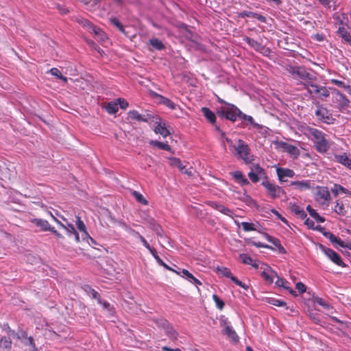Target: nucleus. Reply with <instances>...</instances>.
Returning <instances> with one entry per match:
<instances>
[{"label":"nucleus","mask_w":351,"mask_h":351,"mask_svg":"<svg viewBox=\"0 0 351 351\" xmlns=\"http://www.w3.org/2000/svg\"><path fill=\"white\" fill-rule=\"evenodd\" d=\"M151 114H140L137 110H132L128 112L127 120L130 122H148L150 119H153Z\"/></svg>","instance_id":"9"},{"label":"nucleus","mask_w":351,"mask_h":351,"mask_svg":"<svg viewBox=\"0 0 351 351\" xmlns=\"http://www.w3.org/2000/svg\"><path fill=\"white\" fill-rule=\"evenodd\" d=\"M162 350L163 351H181V350L179 349V348L172 349V348H169L167 346L162 347Z\"/></svg>","instance_id":"64"},{"label":"nucleus","mask_w":351,"mask_h":351,"mask_svg":"<svg viewBox=\"0 0 351 351\" xmlns=\"http://www.w3.org/2000/svg\"><path fill=\"white\" fill-rule=\"evenodd\" d=\"M337 95L339 97V105L341 106V107H342V108L348 107L349 106V103H350L349 100L346 97V96L343 94H342L339 92L337 93Z\"/></svg>","instance_id":"40"},{"label":"nucleus","mask_w":351,"mask_h":351,"mask_svg":"<svg viewBox=\"0 0 351 351\" xmlns=\"http://www.w3.org/2000/svg\"><path fill=\"white\" fill-rule=\"evenodd\" d=\"M132 195L135 197V199H136L137 202L141 203L143 205L148 204V202L144 198L143 195L141 194L139 192L134 191L132 192Z\"/></svg>","instance_id":"42"},{"label":"nucleus","mask_w":351,"mask_h":351,"mask_svg":"<svg viewBox=\"0 0 351 351\" xmlns=\"http://www.w3.org/2000/svg\"><path fill=\"white\" fill-rule=\"evenodd\" d=\"M259 269L261 270V276L264 280L268 284H271L274 282V278L277 276V273L269 266L262 263L260 265Z\"/></svg>","instance_id":"11"},{"label":"nucleus","mask_w":351,"mask_h":351,"mask_svg":"<svg viewBox=\"0 0 351 351\" xmlns=\"http://www.w3.org/2000/svg\"><path fill=\"white\" fill-rule=\"evenodd\" d=\"M334 210L336 213H337L339 215L343 216L346 215L344 206L343 203L340 202L339 201H337Z\"/></svg>","instance_id":"39"},{"label":"nucleus","mask_w":351,"mask_h":351,"mask_svg":"<svg viewBox=\"0 0 351 351\" xmlns=\"http://www.w3.org/2000/svg\"><path fill=\"white\" fill-rule=\"evenodd\" d=\"M276 173L280 182H286V178H293L295 172L290 169L278 167L276 169Z\"/></svg>","instance_id":"16"},{"label":"nucleus","mask_w":351,"mask_h":351,"mask_svg":"<svg viewBox=\"0 0 351 351\" xmlns=\"http://www.w3.org/2000/svg\"><path fill=\"white\" fill-rule=\"evenodd\" d=\"M224 332L233 341L237 342L239 341V337L232 326H226V328L224 329Z\"/></svg>","instance_id":"29"},{"label":"nucleus","mask_w":351,"mask_h":351,"mask_svg":"<svg viewBox=\"0 0 351 351\" xmlns=\"http://www.w3.org/2000/svg\"><path fill=\"white\" fill-rule=\"evenodd\" d=\"M324 236L330 240V241L332 243H337L338 245L342 247H346L351 250V244L350 243H345L341 239L334 235L332 233L330 232H327L324 233Z\"/></svg>","instance_id":"17"},{"label":"nucleus","mask_w":351,"mask_h":351,"mask_svg":"<svg viewBox=\"0 0 351 351\" xmlns=\"http://www.w3.org/2000/svg\"><path fill=\"white\" fill-rule=\"evenodd\" d=\"M116 101L118 103V106H119L122 109L125 110L129 106L128 102L124 99L118 98Z\"/></svg>","instance_id":"53"},{"label":"nucleus","mask_w":351,"mask_h":351,"mask_svg":"<svg viewBox=\"0 0 351 351\" xmlns=\"http://www.w3.org/2000/svg\"><path fill=\"white\" fill-rule=\"evenodd\" d=\"M313 301L314 303L319 304L322 306L325 310L329 311L332 308L330 304L326 300L318 296H313Z\"/></svg>","instance_id":"26"},{"label":"nucleus","mask_w":351,"mask_h":351,"mask_svg":"<svg viewBox=\"0 0 351 351\" xmlns=\"http://www.w3.org/2000/svg\"><path fill=\"white\" fill-rule=\"evenodd\" d=\"M287 152L293 156L294 158H298L300 155V149L292 145H289L286 147Z\"/></svg>","instance_id":"37"},{"label":"nucleus","mask_w":351,"mask_h":351,"mask_svg":"<svg viewBox=\"0 0 351 351\" xmlns=\"http://www.w3.org/2000/svg\"><path fill=\"white\" fill-rule=\"evenodd\" d=\"M77 227L78 230L83 232V237L84 236V238H89L91 241H93V239L89 236L88 233L86 232V226L84 223L81 220L80 217L77 216Z\"/></svg>","instance_id":"28"},{"label":"nucleus","mask_w":351,"mask_h":351,"mask_svg":"<svg viewBox=\"0 0 351 351\" xmlns=\"http://www.w3.org/2000/svg\"><path fill=\"white\" fill-rule=\"evenodd\" d=\"M241 224L243 227V230L245 232L254 231L256 230L255 225L252 223L242 222L241 223Z\"/></svg>","instance_id":"46"},{"label":"nucleus","mask_w":351,"mask_h":351,"mask_svg":"<svg viewBox=\"0 0 351 351\" xmlns=\"http://www.w3.org/2000/svg\"><path fill=\"white\" fill-rule=\"evenodd\" d=\"M92 29L96 35L101 36V39L102 40H104L106 38V36L99 28H97L95 27H92Z\"/></svg>","instance_id":"55"},{"label":"nucleus","mask_w":351,"mask_h":351,"mask_svg":"<svg viewBox=\"0 0 351 351\" xmlns=\"http://www.w3.org/2000/svg\"><path fill=\"white\" fill-rule=\"evenodd\" d=\"M241 119L247 121L250 125L253 126V128L256 129H261L263 128V125L256 123L254 120V118L252 116L247 115L242 112V114L240 117Z\"/></svg>","instance_id":"30"},{"label":"nucleus","mask_w":351,"mask_h":351,"mask_svg":"<svg viewBox=\"0 0 351 351\" xmlns=\"http://www.w3.org/2000/svg\"><path fill=\"white\" fill-rule=\"evenodd\" d=\"M234 154L239 159L243 160L245 163L250 164L253 160V155L251 154V149L249 145L242 139H238L237 145H233Z\"/></svg>","instance_id":"3"},{"label":"nucleus","mask_w":351,"mask_h":351,"mask_svg":"<svg viewBox=\"0 0 351 351\" xmlns=\"http://www.w3.org/2000/svg\"><path fill=\"white\" fill-rule=\"evenodd\" d=\"M98 303L101 304L104 309H106L110 314L112 315L114 313V310L111 307L110 303L106 301H103L101 298H98Z\"/></svg>","instance_id":"44"},{"label":"nucleus","mask_w":351,"mask_h":351,"mask_svg":"<svg viewBox=\"0 0 351 351\" xmlns=\"http://www.w3.org/2000/svg\"><path fill=\"white\" fill-rule=\"evenodd\" d=\"M154 131L156 134H159L164 138H166L171 134V130L165 121H160L156 122V126Z\"/></svg>","instance_id":"15"},{"label":"nucleus","mask_w":351,"mask_h":351,"mask_svg":"<svg viewBox=\"0 0 351 351\" xmlns=\"http://www.w3.org/2000/svg\"><path fill=\"white\" fill-rule=\"evenodd\" d=\"M50 232L54 234L57 238L62 239H64V237L60 233H59L56 230H55L53 227L52 228Z\"/></svg>","instance_id":"63"},{"label":"nucleus","mask_w":351,"mask_h":351,"mask_svg":"<svg viewBox=\"0 0 351 351\" xmlns=\"http://www.w3.org/2000/svg\"><path fill=\"white\" fill-rule=\"evenodd\" d=\"M85 290L90 293L93 298L97 299V300L98 298H100L99 293L95 290L91 289L89 286H86Z\"/></svg>","instance_id":"51"},{"label":"nucleus","mask_w":351,"mask_h":351,"mask_svg":"<svg viewBox=\"0 0 351 351\" xmlns=\"http://www.w3.org/2000/svg\"><path fill=\"white\" fill-rule=\"evenodd\" d=\"M209 205L214 209L217 210V211L220 212V210L221 208L222 204L217 202H210L209 203Z\"/></svg>","instance_id":"60"},{"label":"nucleus","mask_w":351,"mask_h":351,"mask_svg":"<svg viewBox=\"0 0 351 351\" xmlns=\"http://www.w3.org/2000/svg\"><path fill=\"white\" fill-rule=\"evenodd\" d=\"M320 248L325 255L335 264L342 267H346L339 254L330 248H328L321 245Z\"/></svg>","instance_id":"10"},{"label":"nucleus","mask_w":351,"mask_h":351,"mask_svg":"<svg viewBox=\"0 0 351 351\" xmlns=\"http://www.w3.org/2000/svg\"><path fill=\"white\" fill-rule=\"evenodd\" d=\"M12 341L10 337H2L0 339V347L3 349H8L11 348Z\"/></svg>","instance_id":"36"},{"label":"nucleus","mask_w":351,"mask_h":351,"mask_svg":"<svg viewBox=\"0 0 351 351\" xmlns=\"http://www.w3.org/2000/svg\"><path fill=\"white\" fill-rule=\"evenodd\" d=\"M106 110L109 114H115L119 110L118 103L116 100L110 101L106 106Z\"/></svg>","instance_id":"32"},{"label":"nucleus","mask_w":351,"mask_h":351,"mask_svg":"<svg viewBox=\"0 0 351 351\" xmlns=\"http://www.w3.org/2000/svg\"><path fill=\"white\" fill-rule=\"evenodd\" d=\"M330 194L327 187L318 186L315 193V200L322 206H328L330 201Z\"/></svg>","instance_id":"7"},{"label":"nucleus","mask_w":351,"mask_h":351,"mask_svg":"<svg viewBox=\"0 0 351 351\" xmlns=\"http://www.w3.org/2000/svg\"><path fill=\"white\" fill-rule=\"evenodd\" d=\"M261 184L266 189L267 195L272 199L279 197L280 194L284 193L283 189L280 186L270 182L267 178L263 180Z\"/></svg>","instance_id":"6"},{"label":"nucleus","mask_w":351,"mask_h":351,"mask_svg":"<svg viewBox=\"0 0 351 351\" xmlns=\"http://www.w3.org/2000/svg\"><path fill=\"white\" fill-rule=\"evenodd\" d=\"M292 210L298 215H300L301 217H303L304 215L306 217V215L305 214L304 211L300 208V206L297 205H294L292 206Z\"/></svg>","instance_id":"54"},{"label":"nucleus","mask_w":351,"mask_h":351,"mask_svg":"<svg viewBox=\"0 0 351 351\" xmlns=\"http://www.w3.org/2000/svg\"><path fill=\"white\" fill-rule=\"evenodd\" d=\"M171 165L175 167H178L180 169L182 170L184 169V166L182 165L181 160L177 158H170Z\"/></svg>","instance_id":"49"},{"label":"nucleus","mask_w":351,"mask_h":351,"mask_svg":"<svg viewBox=\"0 0 351 351\" xmlns=\"http://www.w3.org/2000/svg\"><path fill=\"white\" fill-rule=\"evenodd\" d=\"M238 194L237 197L239 199L243 202L246 205L250 207L256 206V202L254 200L251 196L247 195L245 191L244 193L236 192Z\"/></svg>","instance_id":"19"},{"label":"nucleus","mask_w":351,"mask_h":351,"mask_svg":"<svg viewBox=\"0 0 351 351\" xmlns=\"http://www.w3.org/2000/svg\"><path fill=\"white\" fill-rule=\"evenodd\" d=\"M268 302L270 304H272L274 306H286L287 303L282 300L276 299V298H269L268 300Z\"/></svg>","instance_id":"45"},{"label":"nucleus","mask_w":351,"mask_h":351,"mask_svg":"<svg viewBox=\"0 0 351 351\" xmlns=\"http://www.w3.org/2000/svg\"><path fill=\"white\" fill-rule=\"evenodd\" d=\"M331 192L333 193L335 196H337L339 193L345 194L349 193V191L347 189L337 184H334L333 187L331 189Z\"/></svg>","instance_id":"34"},{"label":"nucleus","mask_w":351,"mask_h":351,"mask_svg":"<svg viewBox=\"0 0 351 351\" xmlns=\"http://www.w3.org/2000/svg\"><path fill=\"white\" fill-rule=\"evenodd\" d=\"M235 180L241 185L249 184V181L241 171H235L231 173Z\"/></svg>","instance_id":"21"},{"label":"nucleus","mask_w":351,"mask_h":351,"mask_svg":"<svg viewBox=\"0 0 351 351\" xmlns=\"http://www.w3.org/2000/svg\"><path fill=\"white\" fill-rule=\"evenodd\" d=\"M318 2L326 8H330L331 7V3L333 0H317Z\"/></svg>","instance_id":"59"},{"label":"nucleus","mask_w":351,"mask_h":351,"mask_svg":"<svg viewBox=\"0 0 351 351\" xmlns=\"http://www.w3.org/2000/svg\"><path fill=\"white\" fill-rule=\"evenodd\" d=\"M150 45L158 50H162L165 49L163 43L158 38H153L149 40Z\"/></svg>","instance_id":"38"},{"label":"nucleus","mask_w":351,"mask_h":351,"mask_svg":"<svg viewBox=\"0 0 351 351\" xmlns=\"http://www.w3.org/2000/svg\"><path fill=\"white\" fill-rule=\"evenodd\" d=\"M337 33L345 43L351 46V35L344 27H339Z\"/></svg>","instance_id":"23"},{"label":"nucleus","mask_w":351,"mask_h":351,"mask_svg":"<svg viewBox=\"0 0 351 351\" xmlns=\"http://www.w3.org/2000/svg\"><path fill=\"white\" fill-rule=\"evenodd\" d=\"M160 102L171 110L176 109V104L168 98L160 96Z\"/></svg>","instance_id":"41"},{"label":"nucleus","mask_w":351,"mask_h":351,"mask_svg":"<svg viewBox=\"0 0 351 351\" xmlns=\"http://www.w3.org/2000/svg\"><path fill=\"white\" fill-rule=\"evenodd\" d=\"M110 23L116 27L121 32L125 34L124 27L117 18H111Z\"/></svg>","instance_id":"43"},{"label":"nucleus","mask_w":351,"mask_h":351,"mask_svg":"<svg viewBox=\"0 0 351 351\" xmlns=\"http://www.w3.org/2000/svg\"><path fill=\"white\" fill-rule=\"evenodd\" d=\"M239 257L243 263L246 264V265H250L257 269H259V267H260V265L261 264V263L258 262V261L256 262V261H254L248 254H241Z\"/></svg>","instance_id":"20"},{"label":"nucleus","mask_w":351,"mask_h":351,"mask_svg":"<svg viewBox=\"0 0 351 351\" xmlns=\"http://www.w3.org/2000/svg\"><path fill=\"white\" fill-rule=\"evenodd\" d=\"M156 325L162 328L166 335L172 340H176L178 337L177 332L173 329L169 322L165 319H158L156 320Z\"/></svg>","instance_id":"8"},{"label":"nucleus","mask_w":351,"mask_h":351,"mask_svg":"<svg viewBox=\"0 0 351 351\" xmlns=\"http://www.w3.org/2000/svg\"><path fill=\"white\" fill-rule=\"evenodd\" d=\"M254 15H255V12L245 11V10L239 13V16L241 18L254 17Z\"/></svg>","instance_id":"58"},{"label":"nucleus","mask_w":351,"mask_h":351,"mask_svg":"<svg viewBox=\"0 0 351 351\" xmlns=\"http://www.w3.org/2000/svg\"><path fill=\"white\" fill-rule=\"evenodd\" d=\"M254 18H256V19H258L259 21H261L262 23H266V21H267L265 16H264L263 15H261L260 14H258L256 12H255V15H254Z\"/></svg>","instance_id":"62"},{"label":"nucleus","mask_w":351,"mask_h":351,"mask_svg":"<svg viewBox=\"0 0 351 351\" xmlns=\"http://www.w3.org/2000/svg\"><path fill=\"white\" fill-rule=\"evenodd\" d=\"M295 288L298 290L300 293H303L306 292V287L305 285L301 282H297L295 285Z\"/></svg>","instance_id":"57"},{"label":"nucleus","mask_w":351,"mask_h":351,"mask_svg":"<svg viewBox=\"0 0 351 351\" xmlns=\"http://www.w3.org/2000/svg\"><path fill=\"white\" fill-rule=\"evenodd\" d=\"M217 114L221 118L234 122L237 117L240 119L242 112L236 106L226 103L218 109Z\"/></svg>","instance_id":"4"},{"label":"nucleus","mask_w":351,"mask_h":351,"mask_svg":"<svg viewBox=\"0 0 351 351\" xmlns=\"http://www.w3.org/2000/svg\"><path fill=\"white\" fill-rule=\"evenodd\" d=\"M49 73L56 77L57 78L61 80L62 82H64V83H66L67 81H68V79L66 77L62 75L61 72L60 71V70L57 68H52L49 70Z\"/></svg>","instance_id":"35"},{"label":"nucleus","mask_w":351,"mask_h":351,"mask_svg":"<svg viewBox=\"0 0 351 351\" xmlns=\"http://www.w3.org/2000/svg\"><path fill=\"white\" fill-rule=\"evenodd\" d=\"M270 243L274 244L276 247H278L279 249L284 250V248L281 245L279 239L274 237L273 239H272V241H271Z\"/></svg>","instance_id":"61"},{"label":"nucleus","mask_w":351,"mask_h":351,"mask_svg":"<svg viewBox=\"0 0 351 351\" xmlns=\"http://www.w3.org/2000/svg\"><path fill=\"white\" fill-rule=\"evenodd\" d=\"M220 213L231 218H234V216L233 211L223 205L221 206Z\"/></svg>","instance_id":"50"},{"label":"nucleus","mask_w":351,"mask_h":351,"mask_svg":"<svg viewBox=\"0 0 351 351\" xmlns=\"http://www.w3.org/2000/svg\"><path fill=\"white\" fill-rule=\"evenodd\" d=\"M315 114L319 121L328 124L332 123L333 119L331 114L326 108L322 106L318 107Z\"/></svg>","instance_id":"13"},{"label":"nucleus","mask_w":351,"mask_h":351,"mask_svg":"<svg viewBox=\"0 0 351 351\" xmlns=\"http://www.w3.org/2000/svg\"><path fill=\"white\" fill-rule=\"evenodd\" d=\"M289 72L293 79L300 81L304 86L305 88L311 95H315L319 99L329 97V90L325 86L317 85L315 82L316 77L307 72L305 68L302 66H291Z\"/></svg>","instance_id":"1"},{"label":"nucleus","mask_w":351,"mask_h":351,"mask_svg":"<svg viewBox=\"0 0 351 351\" xmlns=\"http://www.w3.org/2000/svg\"><path fill=\"white\" fill-rule=\"evenodd\" d=\"M204 116L206 117V119L212 124L215 125L216 122V116L215 114L211 111L207 107H202L201 109Z\"/></svg>","instance_id":"22"},{"label":"nucleus","mask_w":351,"mask_h":351,"mask_svg":"<svg viewBox=\"0 0 351 351\" xmlns=\"http://www.w3.org/2000/svg\"><path fill=\"white\" fill-rule=\"evenodd\" d=\"M277 280L276 281V286L279 287H282L285 284H289V282L283 278H280L277 275Z\"/></svg>","instance_id":"56"},{"label":"nucleus","mask_w":351,"mask_h":351,"mask_svg":"<svg viewBox=\"0 0 351 351\" xmlns=\"http://www.w3.org/2000/svg\"><path fill=\"white\" fill-rule=\"evenodd\" d=\"M335 157L338 162L351 169V158H350L346 154L335 155Z\"/></svg>","instance_id":"24"},{"label":"nucleus","mask_w":351,"mask_h":351,"mask_svg":"<svg viewBox=\"0 0 351 351\" xmlns=\"http://www.w3.org/2000/svg\"><path fill=\"white\" fill-rule=\"evenodd\" d=\"M306 210H308L309 215L314 218L317 222L323 223L325 221V219L323 217L319 216L317 212L311 208V206H308L306 207Z\"/></svg>","instance_id":"31"},{"label":"nucleus","mask_w":351,"mask_h":351,"mask_svg":"<svg viewBox=\"0 0 351 351\" xmlns=\"http://www.w3.org/2000/svg\"><path fill=\"white\" fill-rule=\"evenodd\" d=\"M248 177L253 183H257L260 178L265 180L267 178L265 169L258 164H254L251 167V171L248 173Z\"/></svg>","instance_id":"5"},{"label":"nucleus","mask_w":351,"mask_h":351,"mask_svg":"<svg viewBox=\"0 0 351 351\" xmlns=\"http://www.w3.org/2000/svg\"><path fill=\"white\" fill-rule=\"evenodd\" d=\"M213 299L214 300V302H215V304L217 306V307L219 309V310H222L224 307V302L222 300H221L217 295L214 294L213 295Z\"/></svg>","instance_id":"48"},{"label":"nucleus","mask_w":351,"mask_h":351,"mask_svg":"<svg viewBox=\"0 0 351 351\" xmlns=\"http://www.w3.org/2000/svg\"><path fill=\"white\" fill-rule=\"evenodd\" d=\"M149 144L154 147H156L160 149L165 151H171V147L167 143H162L158 141H151Z\"/></svg>","instance_id":"33"},{"label":"nucleus","mask_w":351,"mask_h":351,"mask_svg":"<svg viewBox=\"0 0 351 351\" xmlns=\"http://www.w3.org/2000/svg\"><path fill=\"white\" fill-rule=\"evenodd\" d=\"M69 237L74 236L76 242H80V237L74 226L72 223H68L65 228Z\"/></svg>","instance_id":"27"},{"label":"nucleus","mask_w":351,"mask_h":351,"mask_svg":"<svg viewBox=\"0 0 351 351\" xmlns=\"http://www.w3.org/2000/svg\"><path fill=\"white\" fill-rule=\"evenodd\" d=\"M25 344L26 346H30L29 351H36L37 350L35 343H34V339L32 337H27L25 339Z\"/></svg>","instance_id":"47"},{"label":"nucleus","mask_w":351,"mask_h":351,"mask_svg":"<svg viewBox=\"0 0 351 351\" xmlns=\"http://www.w3.org/2000/svg\"><path fill=\"white\" fill-rule=\"evenodd\" d=\"M313 182L310 180L292 181L290 186L298 191H304L311 189Z\"/></svg>","instance_id":"14"},{"label":"nucleus","mask_w":351,"mask_h":351,"mask_svg":"<svg viewBox=\"0 0 351 351\" xmlns=\"http://www.w3.org/2000/svg\"><path fill=\"white\" fill-rule=\"evenodd\" d=\"M243 40L257 51H261L263 49V45L260 43L250 37H244Z\"/></svg>","instance_id":"25"},{"label":"nucleus","mask_w":351,"mask_h":351,"mask_svg":"<svg viewBox=\"0 0 351 351\" xmlns=\"http://www.w3.org/2000/svg\"><path fill=\"white\" fill-rule=\"evenodd\" d=\"M30 222L34 223L36 226L39 227L42 231L50 232L53 228L47 220L43 219L34 218L30 219Z\"/></svg>","instance_id":"18"},{"label":"nucleus","mask_w":351,"mask_h":351,"mask_svg":"<svg viewBox=\"0 0 351 351\" xmlns=\"http://www.w3.org/2000/svg\"><path fill=\"white\" fill-rule=\"evenodd\" d=\"M331 83L335 84L336 86L343 88L344 89L349 88V86L346 85L343 82L336 80V79H332L330 80Z\"/></svg>","instance_id":"52"},{"label":"nucleus","mask_w":351,"mask_h":351,"mask_svg":"<svg viewBox=\"0 0 351 351\" xmlns=\"http://www.w3.org/2000/svg\"><path fill=\"white\" fill-rule=\"evenodd\" d=\"M304 132L313 142L315 149L318 152L324 154L330 149V143L326 138V135L323 132L308 126L304 128Z\"/></svg>","instance_id":"2"},{"label":"nucleus","mask_w":351,"mask_h":351,"mask_svg":"<svg viewBox=\"0 0 351 351\" xmlns=\"http://www.w3.org/2000/svg\"><path fill=\"white\" fill-rule=\"evenodd\" d=\"M217 270L223 276L230 278V280L232 282H234L237 285L239 286L240 287H242L245 290H247L249 289V287L247 285L244 284L241 280H239L237 277L232 275L230 269L223 267H217Z\"/></svg>","instance_id":"12"}]
</instances>
